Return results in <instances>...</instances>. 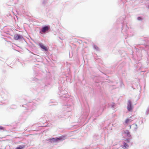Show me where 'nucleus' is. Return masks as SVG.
<instances>
[{
	"instance_id": "obj_1",
	"label": "nucleus",
	"mask_w": 149,
	"mask_h": 149,
	"mask_svg": "<svg viewBox=\"0 0 149 149\" xmlns=\"http://www.w3.org/2000/svg\"><path fill=\"white\" fill-rule=\"evenodd\" d=\"M127 109L128 111H130L132 110V107L131 106V102L130 100L128 101L127 104Z\"/></svg>"
},
{
	"instance_id": "obj_2",
	"label": "nucleus",
	"mask_w": 149,
	"mask_h": 149,
	"mask_svg": "<svg viewBox=\"0 0 149 149\" xmlns=\"http://www.w3.org/2000/svg\"><path fill=\"white\" fill-rule=\"evenodd\" d=\"M65 136H61L58 138H56V139L53 138V139H55L56 141H57L58 140L62 141L65 139Z\"/></svg>"
},
{
	"instance_id": "obj_3",
	"label": "nucleus",
	"mask_w": 149,
	"mask_h": 149,
	"mask_svg": "<svg viewBox=\"0 0 149 149\" xmlns=\"http://www.w3.org/2000/svg\"><path fill=\"white\" fill-rule=\"evenodd\" d=\"M49 30V27L48 26H45L43 27L41 30V31L42 32L44 33L46 31H47Z\"/></svg>"
},
{
	"instance_id": "obj_4",
	"label": "nucleus",
	"mask_w": 149,
	"mask_h": 149,
	"mask_svg": "<svg viewBox=\"0 0 149 149\" xmlns=\"http://www.w3.org/2000/svg\"><path fill=\"white\" fill-rule=\"evenodd\" d=\"M39 45L40 46L41 48L42 49H43L45 51H47L48 49L44 45L42 44H39Z\"/></svg>"
},
{
	"instance_id": "obj_5",
	"label": "nucleus",
	"mask_w": 149,
	"mask_h": 149,
	"mask_svg": "<svg viewBox=\"0 0 149 149\" xmlns=\"http://www.w3.org/2000/svg\"><path fill=\"white\" fill-rule=\"evenodd\" d=\"M22 36L18 34H16L15 35L14 39L15 40H17L20 39L22 38Z\"/></svg>"
},
{
	"instance_id": "obj_6",
	"label": "nucleus",
	"mask_w": 149,
	"mask_h": 149,
	"mask_svg": "<svg viewBox=\"0 0 149 149\" xmlns=\"http://www.w3.org/2000/svg\"><path fill=\"white\" fill-rule=\"evenodd\" d=\"M123 146L122 147L124 149H127L129 146L125 142H124L123 143Z\"/></svg>"
},
{
	"instance_id": "obj_7",
	"label": "nucleus",
	"mask_w": 149,
	"mask_h": 149,
	"mask_svg": "<svg viewBox=\"0 0 149 149\" xmlns=\"http://www.w3.org/2000/svg\"><path fill=\"white\" fill-rule=\"evenodd\" d=\"M131 119L130 118H126L125 120V123L126 124H127L130 121Z\"/></svg>"
},
{
	"instance_id": "obj_8",
	"label": "nucleus",
	"mask_w": 149,
	"mask_h": 149,
	"mask_svg": "<svg viewBox=\"0 0 149 149\" xmlns=\"http://www.w3.org/2000/svg\"><path fill=\"white\" fill-rule=\"evenodd\" d=\"M125 133L126 134L127 136H128L130 134V132L128 130H126L125 132Z\"/></svg>"
},
{
	"instance_id": "obj_9",
	"label": "nucleus",
	"mask_w": 149,
	"mask_h": 149,
	"mask_svg": "<svg viewBox=\"0 0 149 149\" xmlns=\"http://www.w3.org/2000/svg\"><path fill=\"white\" fill-rule=\"evenodd\" d=\"M4 127L2 126H0V131H3L4 130Z\"/></svg>"
},
{
	"instance_id": "obj_10",
	"label": "nucleus",
	"mask_w": 149,
	"mask_h": 149,
	"mask_svg": "<svg viewBox=\"0 0 149 149\" xmlns=\"http://www.w3.org/2000/svg\"><path fill=\"white\" fill-rule=\"evenodd\" d=\"M137 19L139 20H141L142 19V18L141 17H138L137 18Z\"/></svg>"
},
{
	"instance_id": "obj_11",
	"label": "nucleus",
	"mask_w": 149,
	"mask_h": 149,
	"mask_svg": "<svg viewBox=\"0 0 149 149\" xmlns=\"http://www.w3.org/2000/svg\"><path fill=\"white\" fill-rule=\"evenodd\" d=\"M126 141H127V142H129V141H129V139H127V140H126Z\"/></svg>"
}]
</instances>
